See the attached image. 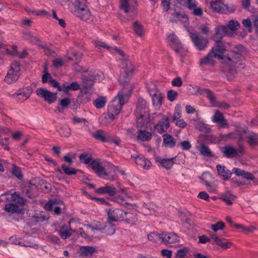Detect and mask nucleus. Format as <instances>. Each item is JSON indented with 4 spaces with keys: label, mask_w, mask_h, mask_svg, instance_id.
I'll use <instances>...</instances> for the list:
<instances>
[{
    "label": "nucleus",
    "mask_w": 258,
    "mask_h": 258,
    "mask_svg": "<svg viewBox=\"0 0 258 258\" xmlns=\"http://www.w3.org/2000/svg\"><path fill=\"white\" fill-rule=\"evenodd\" d=\"M188 251L187 247H183L178 250L175 253V258H185Z\"/></svg>",
    "instance_id": "obj_57"
},
{
    "label": "nucleus",
    "mask_w": 258,
    "mask_h": 258,
    "mask_svg": "<svg viewBox=\"0 0 258 258\" xmlns=\"http://www.w3.org/2000/svg\"><path fill=\"white\" fill-rule=\"evenodd\" d=\"M72 222V220H71L69 222V224H64L60 227L58 231L59 235L62 239H66L70 237L72 235L73 232H76L75 230H73L71 227L70 224Z\"/></svg>",
    "instance_id": "obj_18"
},
{
    "label": "nucleus",
    "mask_w": 258,
    "mask_h": 258,
    "mask_svg": "<svg viewBox=\"0 0 258 258\" xmlns=\"http://www.w3.org/2000/svg\"><path fill=\"white\" fill-rule=\"evenodd\" d=\"M124 220L130 224H135L137 222V215L132 213L125 212V216Z\"/></svg>",
    "instance_id": "obj_46"
},
{
    "label": "nucleus",
    "mask_w": 258,
    "mask_h": 258,
    "mask_svg": "<svg viewBox=\"0 0 258 258\" xmlns=\"http://www.w3.org/2000/svg\"><path fill=\"white\" fill-rule=\"evenodd\" d=\"M121 190L123 192L124 196H118L115 197V201L121 205L127 204V203L125 201V198H130V196L125 192V190L124 189H121Z\"/></svg>",
    "instance_id": "obj_52"
},
{
    "label": "nucleus",
    "mask_w": 258,
    "mask_h": 258,
    "mask_svg": "<svg viewBox=\"0 0 258 258\" xmlns=\"http://www.w3.org/2000/svg\"><path fill=\"white\" fill-rule=\"evenodd\" d=\"M4 209L6 212L10 214H18L20 212L19 207L13 203L6 204Z\"/></svg>",
    "instance_id": "obj_39"
},
{
    "label": "nucleus",
    "mask_w": 258,
    "mask_h": 258,
    "mask_svg": "<svg viewBox=\"0 0 258 258\" xmlns=\"http://www.w3.org/2000/svg\"><path fill=\"white\" fill-rule=\"evenodd\" d=\"M170 21L172 22L179 21L182 23H186L188 22V17L185 14H181L176 12L172 14Z\"/></svg>",
    "instance_id": "obj_22"
},
{
    "label": "nucleus",
    "mask_w": 258,
    "mask_h": 258,
    "mask_svg": "<svg viewBox=\"0 0 258 258\" xmlns=\"http://www.w3.org/2000/svg\"><path fill=\"white\" fill-rule=\"evenodd\" d=\"M210 6L214 11L223 14L232 13L234 10L229 9L228 6L224 5L221 0L212 1L210 3Z\"/></svg>",
    "instance_id": "obj_12"
},
{
    "label": "nucleus",
    "mask_w": 258,
    "mask_h": 258,
    "mask_svg": "<svg viewBox=\"0 0 258 258\" xmlns=\"http://www.w3.org/2000/svg\"><path fill=\"white\" fill-rule=\"evenodd\" d=\"M134 30L135 33L139 36H141L143 35V26L138 21L135 22L133 25Z\"/></svg>",
    "instance_id": "obj_53"
},
{
    "label": "nucleus",
    "mask_w": 258,
    "mask_h": 258,
    "mask_svg": "<svg viewBox=\"0 0 258 258\" xmlns=\"http://www.w3.org/2000/svg\"><path fill=\"white\" fill-rule=\"evenodd\" d=\"M121 108V105L119 104L117 99H114L108 106V112L109 113H113L117 115L120 113Z\"/></svg>",
    "instance_id": "obj_24"
},
{
    "label": "nucleus",
    "mask_w": 258,
    "mask_h": 258,
    "mask_svg": "<svg viewBox=\"0 0 258 258\" xmlns=\"http://www.w3.org/2000/svg\"><path fill=\"white\" fill-rule=\"evenodd\" d=\"M93 43L94 44L95 46L98 48H106L109 50V51H111V49L112 48V47L109 46L105 42H103L101 40H94L93 41Z\"/></svg>",
    "instance_id": "obj_47"
},
{
    "label": "nucleus",
    "mask_w": 258,
    "mask_h": 258,
    "mask_svg": "<svg viewBox=\"0 0 258 258\" xmlns=\"http://www.w3.org/2000/svg\"><path fill=\"white\" fill-rule=\"evenodd\" d=\"M135 161L137 164L146 169H148L151 166V162L144 157L138 156L135 158Z\"/></svg>",
    "instance_id": "obj_31"
},
{
    "label": "nucleus",
    "mask_w": 258,
    "mask_h": 258,
    "mask_svg": "<svg viewBox=\"0 0 258 258\" xmlns=\"http://www.w3.org/2000/svg\"><path fill=\"white\" fill-rule=\"evenodd\" d=\"M120 8L126 14L130 12L134 13L135 11V7H131L128 4V0H120Z\"/></svg>",
    "instance_id": "obj_38"
},
{
    "label": "nucleus",
    "mask_w": 258,
    "mask_h": 258,
    "mask_svg": "<svg viewBox=\"0 0 258 258\" xmlns=\"http://www.w3.org/2000/svg\"><path fill=\"white\" fill-rule=\"evenodd\" d=\"M221 60L223 68L228 72L236 71L243 67L242 55L239 52L230 51Z\"/></svg>",
    "instance_id": "obj_1"
},
{
    "label": "nucleus",
    "mask_w": 258,
    "mask_h": 258,
    "mask_svg": "<svg viewBox=\"0 0 258 258\" xmlns=\"http://www.w3.org/2000/svg\"><path fill=\"white\" fill-rule=\"evenodd\" d=\"M106 102V98L101 96L94 100V105L97 108L100 109L105 106Z\"/></svg>",
    "instance_id": "obj_48"
},
{
    "label": "nucleus",
    "mask_w": 258,
    "mask_h": 258,
    "mask_svg": "<svg viewBox=\"0 0 258 258\" xmlns=\"http://www.w3.org/2000/svg\"><path fill=\"white\" fill-rule=\"evenodd\" d=\"M111 222L108 220L107 222H105L103 226L99 228V230H101L102 233L108 235L113 234L115 233V228L114 225Z\"/></svg>",
    "instance_id": "obj_28"
},
{
    "label": "nucleus",
    "mask_w": 258,
    "mask_h": 258,
    "mask_svg": "<svg viewBox=\"0 0 258 258\" xmlns=\"http://www.w3.org/2000/svg\"><path fill=\"white\" fill-rule=\"evenodd\" d=\"M90 167L100 177L110 180H114L116 178V175L115 173L116 170V168L113 165H110V168L114 174L111 175L110 177H109V176L111 174V172L106 171L105 169L102 166L101 163L99 160L96 159L93 160L90 164Z\"/></svg>",
    "instance_id": "obj_2"
},
{
    "label": "nucleus",
    "mask_w": 258,
    "mask_h": 258,
    "mask_svg": "<svg viewBox=\"0 0 258 258\" xmlns=\"http://www.w3.org/2000/svg\"><path fill=\"white\" fill-rule=\"evenodd\" d=\"M223 153L228 158H232L237 156V151L234 147L226 146L223 147Z\"/></svg>",
    "instance_id": "obj_33"
},
{
    "label": "nucleus",
    "mask_w": 258,
    "mask_h": 258,
    "mask_svg": "<svg viewBox=\"0 0 258 258\" xmlns=\"http://www.w3.org/2000/svg\"><path fill=\"white\" fill-rule=\"evenodd\" d=\"M247 142L251 146L258 145V134L253 132L249 133L246 135Z\"/></svg>",
    "instance_id": "obj_40"
},
{
    "label": "nucleus",
    "mask_w": 258,
    "mask_h": 258,
    "mask_svg": "<svg viewBox=\"0 0 258 258\" xmlns=\"http://www.w3.org/2000/svg\"><path fill=\"white\" fill-rule=\"evenodd\" d=\"M190 37L198 50H203L208 46L209 43L208 39L199 35L198 33H190Z\"/></svg>",
    "instance_id": "obj_8"
},
{
    "label": "nucleus",
    "mask_w": 258,
    "mask_h": 258,
    "mask_svg": "<svg viewBox=\"0 0 258 258\" xmlns=\"http://www.w3.org/2000/svg\"><path fill=\"white\" fill-rule=\"evenodd\" d=\"M211 51L214 54L216 58L221 60L226 55V46L220 40H216Z\"/></svg>",
    "instance_id": "obj_10"
},
{
    "label": "nucleus",
    "mask_w": 258,
    "mask_h": 258,
    "mask_svg": "<svg viewBox=\"0 0 258 258\" xmlns=\"http://www.w3.org/2000/svg\"><path fill=\"white\" fill-rule=\"evenodd\" d=\"M96 252V248L93 246H85L80 248L79 253L82 256L91 257L93 253Z\"/></svg>",
    "instance_id": "obj_32"
},
{
    "label": "nucleus",
    "mask_w": 258,
    "mask_h": 258,
    "mask_svg": "<svg viewBox=\"0 0 258 258\" xmlns=\"http://www.w3.org/2000/svg\"><path fill=\"white\" fill-rule=\"evenodd\" d=\"M162 233L158 234L156 232H151L148 235V239L155 243H160L162 241Z\"/></svg>",
    "instance_id": "obj_41"
},
{
    "label": "nucleus",
    "mask_w": 258,
    "mask_h": 258,
    "mask_svg": "<svg viewBox=\"0 0 258 258\" xmlns=\"http://www.w3.org/2000/svg\"><path fill=\"white\" fill-rule=\"evenodd\" d=\"M61 168L63 171V173L67 175L71 176L72 175H75L77 173V170L76 169L74 168L69 167L66 164H62Z\"/></svg>",
    "instance_id": "obj_49"
},
{
    "label": "nucleus",
    "mask_w": 258,
    "mask_h": 258,
    "mask_svg": "<svg viewBox=\"0 0 258 258\" xmlns=\"http://www.w3.org/2000/svg\"><path fill=\"white\" fill-rule=\"evenodd\" d=\"M23 192L25 195L29 198L32 199L36 197L38 195V189L35 184H29L26 186Z\"/></svg>",
    "instance_id": "obj_21"
},
{
    "label": "nucleus",
    "mask_w": 258,
    "mask_h": 258,
    "mask_svg": "<svg viewBox=\"0 0 258 258\" xmlns=\"http://www.w3.org/2000/svg\"><path fill=\"white\" fill-rule=\"evenodd\" d=\"M108 220L117 222L124 220L125 212L119 208H111L107 211Z\"/></svg>",
    "instance_id": "obj_9"
},
{
    "label": "nucleus",
    "mask_w": 258,
    "mask_h": 258,
    "mask_svg": "<svg viewBox=\"0 0 258 258\" xmlns=\"http://www.w3.org/2000/svg\"><path fill=\"white\" fill-rule=\"evenodd\" d=\"M225 223L222 221H219L215 224H212L211 226V228L214 232H217L220 230H223L225 228Z\"/></svg>",
    "instance_id": "obj_56"
},
{
    "label": "nucleus",
    "mask_w": 258,
    "mask_h": 258,
    "mask_svg": "<svg viewBox=\"0 0 258 258\" xmlns=\"http://www.w3.org/2000/svg\"><path fill=\"white\" fill-rule=\"evenodd\" d=\"M214 54L210 50L207 55L200 59L199 65L203 67L206 66H214L216 63Z\"/></svg>",
    "instance_id": "obj_17"
},
{
    "label": "nucleus",
    "mask_w": 258,
    "mask_h": 258,
    "mask_svg": "<svg viewBox=\"0 0 258 258\" xmlns=\"http://www.w3.org/2000/svg\"><path fill=\"white\" fill-rule=\"evenodd\" d=\"M163 142L164 145L169 148H173L176 145L175 139L168 134L163 136Z\"/></svg>",
    "instance_id": "obj_35"
},
{
    "label": "nucleus",
    "mask_w": 258,
    "mask_h": 258,
    "mask_svg": "<svg viewBox=\"0 0 258 258\" xmlns=\"http://www.w3.org/2000/svg\"><path fill=\"white\" fill-rule=\"evenodd\" d=\"M80 89V86L76 82H74L68 85H63V91L67 93L69 90L77 91Z\"/></svg>",
    "instance_id": "obj_44"
},
{
    "label": "nucleus",
    "mask_w": 258,
    "mask_h": 258,
    "mask_svg": "<svg viewBox=\"0 0 258 258\" xmlns=\"http://www.w3.org/2000/svg\"><path fill=\"white\" fill-rule=\"evenodd\" d=\"M36 93L39 97L43 98L49 104L54 103L57 98V93L51 92L44 88H37Z\"/></svg>",
    "instance_id": "obj_6"
},
{
    "label": "nucleus",
    "mask_w": 258,
    "mask_h": 258,
    "mask_svg": "<svg viewBox=\"0 0 258 258\" xmlns=\"http://www.w3.org/2000/svg\"><path fill=\"white\" fill-rule=\"evenodd\" d=\"M75 15L84 21L89 20L91 17V13L88 9L77 8L74 12Z\"/></svg>",
    "instance_id": "obj_27"
},
{
    "label": "nucleus",
    "mask_w": 258,
    "mask_h": 258,
    "mask_svg": "<svg viewBox=\"0 0 258 258\" xmlns=\"http://www.w3.org/2000/svg\"><path fill=\"white\" fill-rule=\"evenodd\" d=\"M167 42L176 53L180 56H183L184 51L182 44L178 37L174 33L171 34L167 36Z\"/></svg>",
    "instance_id": "obj_7"
},
{
    "label": "nucleus",
    "mask_w": 258,
    "mask_h": 258,
    "mask_svg": "<svg viewBox=\"0 0 258 258\" xmlns=\"http://www.w3.org/2000/svg\"><path fill=\"white\" fill-rule=\"evenodd\" d=\"M44 74L42 77V82L43 83L49 82V80H51L52 78L50 74L48 72V70L46 67L44 68Z\"/></svg>",
    "instance_id": "obj_61"
},
{
    "label": "nucleus",
    "mask_w": 258,
    "mask_h": 258,
    "mask_svg": "<svg viewBox=\"0 0 258 258\" xmlns=\"http://www.w3.org/2000/svg\"><path fill=\"white\" fill-rule=\"evenodd\" d=\"M216 168L218 174L221 176L224 180H227L230 178L232 175V172L226 169L224 166L217 165Z\"/></svg>",
    "instance_id": "obj_30"
},
{
    "label": "nucleus",
    "mask_w": 258,
    "mask_h": 258,
    "mask_svg": "<svg viewBox=\"0 0 258 258\" xmlns=\"http://www.w3.org/2000/svg\"><path fill=\"white\" fill-rule=\"evenodd\" d=\"M170 126L169 118L164 116L154 126V130L161 134L166 132Z\"/></svg>",
    "instance_id": "obj_15"
},
{
    "label": "nucleus",
    "mask_w": 258,
    "mask_h": 258,
    "mask_svg": "<svg viewBox=\"0 0 258 258\" xmlns=\"http://www.w3.org/2000/svg\"><path fill=\"white\" fill-rule=\"evenodd\" d=\"M162 242L169 245L173 246L174 244H176L179 242V238L175 233H162Z\"/></svg>",
    "instance_id": "obj_13"
},
{
    "label": "nucleus",
    "mask_w": 258,
    "mask_h": 258,
    "mask_svg": "<svg viewBox=\"0 0 258 258\" xmlns=\"http://www.w3.org/2000/svg\"><path fill=\"white\" fill-rule=\"evenodd\" d=\"M221 137L223 139H226L228 138L234 139L238 138L239 142L242 140V135L238 133H230L227 135H222Z\"/></svg>",
    "instance_id": "obj_51"
},
{
    "label": "nucleus",
    "mask_w": 258,
    "mask_h": 258,
    "mask_svg": "<svg viewBox=\"0 0 258 258\" xmlns=\"http://www.w3.org/2000/svg\"><path fill=\"white\" fill-rule=\"evenodd\" d=\"M175 158H172L170 159H159L158 162L160 165L166 169H170L174 163Z\"/></svg>",
    "instance_id": "obj_36"
},
{
    "label": "nucleus",
    "mask_w": 258,
    "mask_h": 258,
    "mask_svg": "<svg viewBox=\"0 0 258 258\" xmlns=\"http://www.w3.org/2000/svg\"><path fill=\"white\" fill-rule=\"evenodd\" d=\"M232 171L233 172H234L237 176H242L245 179L253 180L255 179L253 174L245 171L244 170L237 168H234Z\"/></svg>",
    "instance_id": "obj_29"
},
{
    "label": "nucleus",
    "mask_w": 258,
    "mask_h": 258,
    "mask_svg": "<svg viewBox=\"0 0 258 258\" xmlns=\"http://www.w3.org/2000/svg\"><path fill=\"white\" fill-rule=\"evenodd\" d=\"M60 134L62 137H68L71 135V129L67 126L62 127L59 131Z\"/></svg>",
    "instance_id": "obj_64"
},
{
    "label": "nucleus",
    "mask_w": 258,
    "mask_h": 258,
    "mask_svg": "<svg viewBox=\"0 0 258 258\" xmlns=\"http://www.w3.org/2000/svg\"><path fill=\"white\" fill-rule=\"evenodd\" d=\"M203 93L206 94L207 97L209 99L211 103H214L216 101V97L214 93L208 89H204L202 91Z\"/></svg>",
    "instance_id": "obj_55"
},
{
    "label": "nucleus",
    "mask_w": 258,
    "mask_h": 258,
    "mask_svg": "<svg viewBox=\"0 0 258 258\" xmlns=\"http://www.w3.org/2000/svg\"><path fill=\"white\" fill-rule=\"evenodd\" d=\"M149 113L148 105L145 99L139 97L137 102L136 114Z\"/></svg>",
    "instance_id": "obj_16"
},
{
    "label": "nucleus",
    "mask_w": 258,
    "mask_h": 258,
    "mask_svg": "<svg viewBox=\"0 0 258 258\" xmlns=\"http://www.w3.org/2000/svg\"><path fill=\"white\" fill-rule=\"evenodd\" d=\"M92 136L95 139L99 140L102 142H113L116 144L119 143V140L111 137L106 132L101 130H98L95 132Z\"/></svg>",
    "instance_id": "obj_11"
},
{
    "label": "nucleus",
    "mask_w": 258,
    "mask_h": 258,
    "mask_svg": "<svg viewBox=\"0 0 258 258\" xmlns=\"http://www.w3.org/2000/svg\"><path fill=\"white\" fill-rule=\"evenodd\" d=\"M119 67L124 70L125 73L124 74L120 76L119 80L121 81L122 78L125 77L124 80L122 81V83H125L128 79L127 76H128L130 73H133L134 70V65L127 57L125 59H119Z\"/></svg>",
    "instance_id": "obj_5"
},
{
    "label": "nucleus",
    "mask_w": 258,
    "mask_h": 258,
    "mask_svg": "<svg viewBox=\"0 0 258 258\" xmlns=\"http://www.w3.org/2000/svg\"><path fill=\"white\" fill-rule=\"evenodd\" d=\"M177 147H180L183 150H188L191 147V145L188 141H184L177 144Z\"/></svg>",
    "instance_id": "obj_63"
},
{
    "label": "nucleus",
    "mask_w": 258,
    "mask_h": 258,
    "mask_svg": "<svg viewBox=\"0 0 258 258\" xmlns=\"http://www.w3.org/2000/svg\"><path fill=\"white\" fill-rule=\"evenodd\" d=\"M153 137V133L145 130H138L137 131V139L138 140L144 142L150 141Z\"/></svg>",
    "instance_id": "obj_23"
},
{
    "label": "nucleus",
    "mask_w": 258,
    "mask_h": 258,
    "mask_svg": "<svg viewBox=\"0 0 258 258\" xmlns=\"http://www.w3.org/2000/svg\"><path fill=\"white\" fill-rule=\"evenodd\" d=\"M227 27L228 29H229L231 31H235L239 28L240 24L238 22L232 20L229 21Z\"/></svg>",
    "instance_id": "obj_59"
},
{
    "label": "nucleus",
    "mask_w": 258,
    "mask_h": 258,
    "mask_svg": "<svg viewBox=\"0 0 258 258\" xmlns=\"http://www.w3.org/2000/svg\"><path fill=\"white\" fill-rule=\"evenodd\" d=\"M23 37L25 40H28L30 42L38 45L41 43V40L37 37L34 36L32 33L30 32L24 33Z\"/></svg>",
    "instance_id": "obj_37"
},
{
    "label": "nucleus",
    "mask_w": 258,
    "mask_h": 258,
    "mask_svg": "<svg viewBox=\"0 0 258 258\" xmlns=\"http://www.w3.org/2000/svg\"><path fill=\"white\" fill-rule=\"evenodd\" d=\"M178 96V93L176 91L170 90L168 91L167 94V99L170 101H174Z\"/></svg>",
    "instance_id": "obj_62"
},
{
    "label": "nucleus",
    "mask_w": 258,
    "mask_h": 258,
    "mask_svg": "<svg viewBox=\"0 0 258 258\" xmlns=\"http://www.w3.org/2000/svg\"><path fill=\"white\" fill-rule=\"evenodd\" d=\"M215 33L213 36V39L215 41L220 40L223 35L228 33V28L225 26H217L215 28Z\"/></svg>",
    "instance_id": "obj_26"
},
{
    "label": "nucleus",
    "mask_w": 258,
    "mask_h": 258,
    "mask_svg": "<svg viewBox=\"0 0 258 258\" xmlns=\"http://www.w3.org/2000/svg\"><path fill=\"white\" fill-rule=\"evenodd\" d=\"M128 97L127 95L124 94L122 91L119 92L116 97L114 99H117V101L121 106L124 104L127 101Z\"/></svg>",
    "instance_id": "obj_45"
},
{
    "label": "nucleus",
    "mask_w": 258,
    "mask_h": 258,
    "mask_svg": "<svg viewBox=\"0 0 258 258\" xmlns=\"http://www.w3.org/2000/svg\"><path fill=\"white\" fill-rule=\"evenodd\" d=\"M220 199L225 202L227 205H230L232 204V201L234 200L235 197L229 192H227L222 194Z\"/></svg>",
    "instance_id": "obj_43"
},
{
    "label": "nucleus",
    "mask_w": 258,
    "mask_h": 258,
    "mask_svg": "<svg viewBox=\"0 0 258 258\" xmlns=\"http://www.w3.org/2000/svg\"><path fill=\"white\" fill-rule=\"evenodd\" d=\"M97 192L100 194H108L110 196L115 195L116 188L114 186L106 185L104 187H99L97 189Z\"/></svg>",
    "instance_id": "obj_34"
},
{
    "label": "nucleus",
    "mask_w": 258,
    "mask_h": 258,
    "mask_svg": "<svg viewBox=\"0 0 258 258\" xmlns=\"http://www.w3.org/2000/svg\"><path fill=\"white\" fill-rule=\"evenodd\" d=\"M31 92L30 90L27 89L26 90H23L19 93L15 94L14 95H16L18 98L17 100L20 101H23L28 99L31 94Z\"/></svg>",
    "instance_id": "obj_42"
},
{
    "label": "nucleus",
    "mask_w": 258,
    "mask_h": 258,
    "mask_svg": "<svg viewBox=\"0 0 258 258\" xmlns=\"http://www.w3.org/2000/svg\"><path fill=\"white\" fill-rule=\"evenodd\" d=\"M57 205L55 200H50L44 206V208L48 211H52L54 207Z\"/></svg>",
    "instance_id": "obj_58"
},
{
    "label": "nucleus",
    "mask_w": 258,
    "mask_h": 258,
    "mask_svg": "<svg viewBox=\"0 0 258 258\" xmlns=\"http://www.w3.org/2000/svg\"><path fill=\"white\" fill-rule=\"evenodd\" d=\"M148 92L152 97L153 106L156 109H160L163 103L164 96L154 84H150L147 87Z\"/></svg>",
    "instance_id": "obj_3"
},
{
    "label": "nucleus",
    "mask_w": 258,
    "mask_h": 258,
    "mask_svg": "<svg viewBox=\"0 0 258 258\" xmlns=\"http://www.w3.org/2000/svg\"><path fill=\"white\" fill-rule=\"evenodd\" d=\"M92 160V156L87 153L82 154L80 156V160L81 162L85 164H88L91 162Z\"/></svg>",
    "instance_id": "obj_60"
},
{
    "label": "nucleus",
    "mask_w": 258,
    "mask_h": 258,
    "mask_svg": "<svg viewBox=\"0 0 258 258\" xmlns=\"http://www.w3.org/2000/svg\"><path fill=\"white\" fill-rule=\"evenodd\" d=\"M21 66L19 62L15 61L12 63L10 69L5 78V81L11 84L16 82L20 76Z\"/></svg>",
    "instance_id": "obj_4"
},
{
    "label": "nucleus",
    "mask_w": 258,
    "mask_h": 258,
    "mask_svg": "<svg viewBox=\"0 0 258 258\" xmlns=\"http://www.w3.org/2000/svg\"><path fill=\"white\" fill-rule=\"evenodd\" d=\"M198 5L196 0H186L184 6L191 10L194 16L201 17L203 14V11L201 7H198Z\"/></svg>",
    "instance_id": "obj_14"
},
{
    "label": "nucleus",
    "mask_w": 258,
    "mask_h": 258,
    "mask_svg": "<svg viewBox=\"0 0 258 258\" xmlns=\"http://www.w3.org/2000/svg\"><path fill=\"white\" fill-rule=\"evenodd\" d=\"M11 201L16 202L21 205H24L26 202L24 198L16 194L11 195Z\"/></svg>",
    "instance_id": "obj_54"
},
{
    "label": "nucleus",
    "mask_w": 258,
    "mask_h": 258,
    "mask_svg": "<svg viewBox=\"0 0 258 258\" xmlns=\"http://www.w3.org/2000/svg\"><path fill=\"white\" fill-rule=\"evenodd\" d=\"M138 127L144 128L150 121L149 113L136 114Z\"/></svg>",
    "instance_id": "obj_20"
},
{
    "label": "nucleus",
    "mask_w": 258,
    "mask_h": 258,
    "mask_svg": "<svg viewBox=\"0 0 258 258\" xmlns=\"http://www.w3.org/2000/svg\"><path fill=\"white\" fill-rule=\"evenodd\" d=\"M96 76L93 74H89L87 75H83L82 77L83 87L88 89L91 88L93 85V81L96 80Z\"/></svg>",
    "instance_id": "obj_19"
},
{
    "label": "nucleus",
    "mask_w": 258,
    "mask_h": 258,
    "mask_svg": "<svg viewBox=\"0 0 258 258\" xmlns=\"http://www.w3.org/2000/svg\"><path fill=\"white\" fill-rule=\"evenodd\" d=\"M213 122L217 123L220 126H225L227 125L226 120L224 118L223 114L219 111L216 110L212 117Z\"/></svg>",
    "instance_id": "obj_25"
},
{
    "label": "nucleus",
    "mask_w": 258,
    "mask_h": 258,
    "mask_svg": "<svg viewBox=\"0 0 258 258\" xmlns=\"http://www.w3.org/2000/svg\"><path fill=\"white\" fill-rule=\"evenodd\" d=\"M199 151L200 153L206 157H212V154L209 147L205 145L202 144L200 147Z\"/></svg>",
    "instance_id": "obj_50"
}]
</instances>
